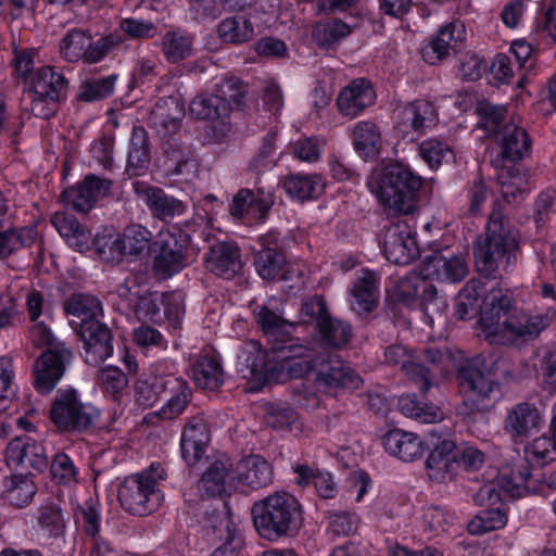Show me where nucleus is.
<instances>
[{
  "instance_id": "6e6552de",
  "label": "nucleus",
  "mask_w": 556,
  "mask_h": 556,
  "mask_svg": "<svg viewBox=\"0 0 556 556\" xmlns=\"http://www.w3.org/2000/svg\"><path fill=\"white\" fill-rule=\"evenodd\" d=\"M100 418V410L91 403L83 402L75 389H59L51 403L50 419L64 432H86Z\"/></svg>"
},
{
  "instance_id": "c9c22d12",
  "label": "nucleus",
  "mask_w": 556,
  "mask_h": 556,
  "mask_svg": "<svg viewBox=\"0 0 556 556\" xmlns=\"http://www.w3.org/2000/svg\"><path fill=\"white\" fill-rule=\"evenodd\" d=\"M232 470V462L226 456L222 455L212 462L202 473L199 482V489L207 496H222L227 492L230 471Z\"/></svg>"
},
{
  "instance_id": "39448f33",
  "label": "nucleus",
  "mask_w": 556,
  "mask_h": 556,
  "mask_svg": "<svg viewBox=\"0 0 556 556\" xmlns=\"http://www.w3.org/2000/svg\"><path fill=\"white\" fill-rule=\"evenodd\" d=\"M422 178L401 163H391L377 174L372 192L388 214L413 215L418 210Z\"/></svg>"
},
{
  "instance_id": "c85d7f7f",
  "label": "nucleus",
  "mask_w": 556,
  "mask_h": 556,
  "mask_svg": "<svg viewBox=\"0 0 556 556\" xmlns=\"http://www.w3.org/2000/svg\"><path fill=\"white\" fill-rule=\"evenodd\" d=\"M238 482L251 490L267 488L273 482V466L261 455H250L236 468Z\"/></svg>"
},
{
  "instance_id": "338daca9",
  "label": "nucleus",
  "mask_w": 556,
  "mask_h": 556,
  "mask_svg": "<svg viewBox=\"0 0 556 556\" xmlns=\"http://www.w3.org/2000/svg\"><path fill=\"white\" fill-rule=\"evenodd\" d=\"M117 75L102 78H90L81 84L78 99L85 102L98 101L109 97L113 90Z\"/></svg>"
},
{
  "instance_id": "9d476101",
  "label": "nucleus",
  "mask_w": 556,
  "mask_h": 556,
  "mask_svg": "<svg viewBox=\"0 0 556 556\" xmlns=\"http://www.w3.org/2000/svg\"><path fill=\"white\" fill-rule=\"evenodd\" d=\"M190 242V236L178 227L160 232L154 243L157 247L153 262L155 273L166 278L186 267L191 262Z\"/></svg>"
},
{
  "instance_id": "58836bf2",
  "label": "nucleus",
  "mask_w": 556,
  "mask_h": 556,
  "mask_svg": "<svg viewBox=\"0 0 556 556\" xmlns=\"http://www.w3.org/2000/svg\"><path fill=\"white\" fill-rule=\"evenodd\" d=\"M476 112L479 116L478 125L484 130L485 136L495 140L506 125L514 124V118L508 116L505 105L493 104L489 101H480Z\"/></svg>"
},
{
  "instance_id": "69168bd1",
  "label": "nucleus",
  "mask_w": 556,
  "mask_h": 556,
  "mask_svg": "<svg viewBox=\"0 0 556 556\" xmlns=\"http://www.w3.org/2000/svg\"><path fill=\"white\" fill-rule=\"evenodd\" d=\"M419 154L433 169L443 163H452L454 161V153L451 148L438 139L422 141L419 147Z\"/></svg>"
},
{
  "instance_id": "603ef678",
  "label": "nucleus",
  "mask_w": 556,
  "mask_h": 556,
  "mask_svg": "<svg viewBox=\"0 0 556 556\" xmlns=\"http://www.w3.org/2000/svg\"><path fill=\"white\" fill-rule=\"evenodd\" d=\"M285 191L301 201L316 198L324 190V182L318 175H290L282 181Z\"/></svg>"
},
{
  "instance_id": "1a4fd4ad",
  "label": "nucleus",
  "mask_w": 556,
  "mask_h": 556,
  "mask_svg": "<svg viewBox=\"0 0 556 556\" xmlns=\"http://www.w3.org/2000/svg\"><path fill=\"white\" fill-rule=\"evenodd\" d=\"M122 42L123 36L117 31L93 40L88 29L73 28L61 38L59 52L61 58L68 63L83 61L94 64L101 62Z\"/></svg>"
},
{
  "instance_id": "72a5a7b5",
  "label": "nucleus",
  "mask_w": 556,
  "mask_h": 556,
  "mask_svg": "<svg viewBox=\"0 0 556 556\" xmlns=\"http://www.w3.org/2000/svg\"><path fill=\"white\" fill-rule=\"evenodd\" d=\"M433 450L427 458L426 466L428 476L437 482H444L452 477V471L456 462V445L451 440H442L440 442H431Z\"/></svg>"
},
{
  "instance_id": "4d7b16f0",
  "label": "nucleus",
  "mask_w": 556,
  "mask_h": 556,
  "mask_svg": "<svg viewBox=\"0 0 556 556\" xmlns=\"http://www.w3.org/2000/svg\"><path fill=\"white\" fill-rule=\"evenodd\" d=\"M265 422L275 430L295 433L300 432L303 427L298 413L285 405H269L266 409Z\"/></svg>"
},
{
  "instance_id": "4be33fe9",
  "label": "nucleus",
  "mask_w": 556,
  "mask_h": 556,
  "mask_svg": "<svg viewBox=\"0 0 556 556\" xmlns=\"http://www.w3.org/2000/svg\"><path fill=\"white\" fill-rule=\"evenodd\" d=\"M386 363L390 366H401L408 379L414 381L422 393L432 387V376L429 368L415 361V353L401 345L393 344L386 349Z\"/></svg>"
},
{
  "instance_id": "a19ab883",
  "label": "nucleus",
  "mask_w": 556,
  "mask_h": 556,
  "mask_svg": "<svg viewBox=\"0 0 556 556\" xmlns=\"http://www.w3.org/2000/svg\"><path fill=\"white\" fill-rule=\"evenodd\" d=\"M189 110L197 119L224 122L229 117L232 106L223 96L202 93L190 102Z\"/></svg>"
},
{
  "instance_id": "13d9d810",
  "label": "nucleus",
  "mask_w": 556,
  "mask_h": 556,
  "mask_svg": "<svg viewBox=\"0 0 556 556\" xmlns=\"http://www.w3.org/2000/svg\"><path fill=\"white\" fill-rule=\"evenodd\" d=\"M217 33L220 39L230 43L247 42L254 35L251 22L243 16L223 20L217 27Z\"/></svg>"
},
{
  "instance_id": "8fccbe9b",
  "label": "nucleus",
  "mask_w": 556,
  "mask_h": 556,
  "mask_svg": "<svg viewBox=\"0 0 556 556\" xmlns=\"http://www.w3.org/2000/svg\"><path fill=\"white\" fill-rule=\"evenodd\" d=\"M532 477L531 465L528 462H518L509 472H501L500 488L511 497H521L528 492L529 481Z\"/></svg>"
},
{
  "instance_id": "e433bc0d",
  "label": "nucleus",
  "mask_w": 556,
  "mask_h": 556,
  "mask_svg": "<svg viewBox=\"0 0 556 556\" xmlns=\"http://www.w3.org/2000/svg\"><path fill=\"white\" fill-rule=\"evenodd\" d=\"M495 141L501 147V155L504 160L517 162L529 155L531 140L527 130L516 123L506 125Z\"/></svg>"
},
{
  "instance_id": "5701e85b",
  "label": "nucleus",
  "mask_w": 556,
  "mask_h": 556,
  "mask_svg": "<svg viewBox=\"0 0 556 556\" xmlns=\"http://www.w3.org/2000/svg\"><path fill=\"white\" fill-rule=\"evenodd\" d=\"M424 273L428 278L456 283L468 275V264L459 254L446 256L442 253H434L425 258Z\"/></svg>"
},
{
  "instance_id": "0eeeda50",
  "label": "nucleus",
  "mask_w": 556,
  "mask_h": 556,
  "mask_svg": "<svg viewBox=\"0 0 556 556\" xmlns=\"http://www.w3.org/2000/svg\"><path fill=\"white\" fill-rule=\"evenodd\" d=\"M165 476L160 465L152 464L148 470L126 477L118 488L121 506L131 515L144 516L152 513L162 498L157 482L165 479Z\"/></svg>"
},
{
  "instance_id": "864d4df0",
  "label": "nucleus",
  "mask_w": 556,
  "mask_h": 556,
  "mask_svg": "<svg viewBox=\"0 0 556 556\" xmlns=\"http://www.w3.org/2000/svg\"><path fill=\"white\" fill-rule=\"evenodd\" d=\"M400 412L409 418L422 424H432L441 420L442 413L435 405L421 403L416 394H405L399 399Z\"/></svg>"
},
{
  "instance_id": "412c9836",
  "label": "nucleus",
  "mask_w": 556,
  "mask_h": 556,
  "mask_svg": "<svg viewBox=\"0 0 556 556\" xmlns=\"http://www.w3.org/2000/svg\"><path fill=\"white\" fill-rule=\"evenodd\" d=\"M204 263L208 271L231 279L242 268L240 249L233 242L217 241L210 245Z\"/></svg>"
},
{
  "instance_id": "37998d69",
  "label": "nucleus",
  "mask_w": 556,
  "mask_h": 556,
  "mask_svg": "<svg viewBox=\"0 0 556 556\" xmlns=\"http://www.w3.org/2000/svg\"><path fill=\"white\" fill-rule=\"evenodd\" d=\"M352 308L358 314L369 313L377 306L378 285L377 275L371 270H363V276L350 291Z\"/></svg>"
},
{
  "instance_id": "423d86ee",
  "label": "nucleus",
  "mask_w": 556,
  "mask_h": 556,
  "mask_svg": "<svg viewBox=\"0 0 556 556\" xmlns=\"http://www.w3.org/2000/svg\"><path fill=\"white\" fill-rule=\"evenodd\" d=\"M484 362L475 357L459 366L456 380L463 396V405L470 413L490 410L500 394V383L482 369Z\"/></svg>"
},
{
  "instance_id": "de8ad7c7",
  "label": "nucleus",
  "mask_w": 556,
  "mask_h": 556,
  "mask_svg": "<svg viewBox=\"0 0 556 556\" xmlns=\"http://www.w3.org/2000/svg\"><path fill=\"white\" fill-rule=\"evenodd\" d=\"M293 470L298 475L295 482L299 485L305 486L313 483L317 494L325 500L336 496L337 484L329 472L314 469L308 465H296Z\"/></svg>"
},
{
  "instance_id": "a211bd4d",
  "label": "nucleus",
  "mask_w": 556,
  "mask_h": 556,
  "mask_svg": "<svg viewBox=\"0 0 556 556\" xmlns=\"http://www.w3.org/2000/svg\"><path fill=\"white\" fill-rule=\"evenodd\" d=\"M543 422L534 403L520 402L513 405L503 421V430L515 442L522 441L538 431Z\"/></svg>"
},
{
  "instance_id": "09e8293b",
  "label": "nucleus",
  "mask_w": 556,
  "mask_h": 556,
  "mask_svg": "<svg viewBox=\"0 0 556 556\" xmlns=\"http://www.w3.org/2000/svg\"><path fill=\"white\" fill-rule=\"evenodd\" d=\"M482 291L480 281L469 280L458 292L455 299L454 315L459 320L472 319L483 306L479 300Z\"/></svg>"
},
{
  "instance_id": "f3484780",
  "label": "nucleus",
  "mask_w": 556,
  "mask_h": 556,
  "mask_svg": "<svg viewBox=\"0 0 556 556\" xmlns=\"http://www.w3.org/2000/svg\"><path fill=\"white\" fill-rule=\"evenodd\" d=\"M112 186L111 179L90 174L76 187L64 190L62 198L64 203L74 211L86 213L94 206L100 198L106 197L111 192Z\"/></svg>"
},
{
  "instance_id": "7ed1b4c3",
  "label": "nucleus",
  "mask_w": 556,
  "mask_h": 556,
  "mask_svg": "<svg viewBox=\"0 0 556 556\" xmlns=\"http://www.w3.org/2000/svg\"><path fill=\"white\" fill-rule=\"evenodd\" d=\"M254 528L269 542L295 538L304 523V510L291 493L277 491L256 501L251 508Z\"/></svg>"
},
{
  "instance_id": "3c124183",
  "label": "nucleus",
  "mask_w": 556,
  "mask_h": 556,
  "mask_svg": "<svg viewBox=\"0 0 556 556\" xmlns=\"http://www.w3.org/2000/svg\"><path fill=\"white\" fill-rule=\"evenodd\" d=\"M321 343L325 346L341 349L346 345L352 338V327L349 323L328 316L321 319L317 327Z\"/></svg>"
},
{
  "instance_id": "5fc2aeb1",
  "label": "nucleus",
  "mask_w": 556,
  "mask_h": 556,
  "mask_svg": "<svg viewBox=\"0 0 556 556\" xmlns=\"http://www.w3.org/2000/svg\"><path fill=\"white\" fill-rule=\"evenodd\" d=\"M35 493V483L27 475H13L4 482V498L12 506L24 507L31 501Z\"/></svg>"
},
{
  "instance_id": "cd10ccee",
  "label": "nucleus",
  "mask_w": 556,
  "mask_h": 556,
  "mask_svg": "<svg viewBox=\"0 0 556 556\" xmlns=\"http://www.w3.org/2000/svg\"><path fill=\"white\" fill-rule=\"evenodd\" d=\"M184 105L174 97L161 98L149 115V125L163 136L175 134L181 126Z\"/></svg>"
},
{
  "instance_id": "0e129e2a",
  "label": "nucleus",
  "mask_w": 556,
  "mask_h": 556,
  "mask_svg": "<svg viewBox=\"0 0 556 556\" xmlns=\"http://www.w3.org/2000/svg\"><path fill=\"white\" fill-rule=\"evenodd\" d=\"M351 33L348 24L341 20H331L316 24L313 37L318 46L329 47Z\"/></svg>"
},
{
  "instance_id": "bb28decb",
  "label": "nucleus",
  "mask_w": 556,
  "mask_h": 556,
  "mask_svg": "<svg viewBox=\"0 0 556 556\" xmlns=\"http://www.w3.org/2000/svg\"><path fill=\"white\" fill-rule=\"evenodd\" d=\"M195 37L187 29L175 27L163 34L160 50L164 60L172 65L191 59L195 55Z\"/></svg>"
},
{
  "instance_id": "6e6d98bb",
  "label": "nucleus",
  "mask_w": 556,
  "mask_h": 556,
  "mask_svg": "<svg viewBox=\"0 0 556 556\" xmlns=\"http://www.w3.org/2000/svg\"><path fill=\"white\" fill-rule=\"evenodd\" d=\"M555 459L556 439L554 435H542L525 446V458L521 460L528 462L532 468L533 466L543 467Z\"/></svg>"
},
{
  "instance_id": "ddd939ff",
  "label": "nucleus",
  "mask_w": 556,
  "mask_h": 556,
  "mask_svg": "<svg viewBox=\"0 0 556 556\" xmlns=\"http://www.w3.org/2000/svg\"><path fill=\"white\" fill-rule=\"evenodd\" d=\"M161 168L167 177H179L189 181L197 176L198 160L190 146L169 137L163 143Z\"/></svg>"
},
{
  "instance_id": "20e7f679",
  "label": "nucleus",
  "mask_w": 556,
  "mask_h": 556,
  "mask_svg": "<svg viewBox=\"0 0 556 556\" xmlns=\"http://www.w3.org/2000/svg\"><path fill=\"white\" fill-rule=\"evenodd\" d=\"M319 354L312 349L295 344L292 338L281 343H273L270 352H258L252 362L251 372L264 375L268 381L286 382L289 379H301L314 371Z\"/></svg>"
},
{
  "instance_id": "4c0bfd02",
  "label": "nucleus",
  "mask_w": 556,
  "mask_h": 556,
  "mask_svg": "<svg viewBox=\"0 0 556 556\" xmlns=\"http://www.w3.org/2000/svg\"><path fill=\"white\" fill-rule=\"evenodd\" d=\"M151 161L150 144L147 130L142 126L132 128L126 172L129 176H141Z\"/></svg>"
},
{
  "instance_id": "473e14b6",
  "label": "nucleus",
  "mask_w": 556,
  "mask_h": 556,
  "mask_svg": "<svg viewBox=\"0 0 556 556\" xmlns=\"http://www.w3.org/2000/svg\"><path fill=\"white\" fill-rule=\"evenodd\" d=\"M274 203L270 192L257 188L256 191L241 189L232 199L230 214L233 217L242 218L245 214H255L258 218L266 216Z\"/></svg>"
},
{
  "instance_id": "f03ea898",
  "label": "nucleus",
  "mask_w": 556,
  "mask_h": 556,
  "mask_svg": "<svg viewBox=\"0 0 556 556\" xmlns=\"http://www.w3.org/2000/svg\"><path fill=\"white\" fill-rule=\"evenodd\" d=\"M519 240L510 227L508 218L495 204L485 231L480 235L472 247L473 261L481 277L502 280L517 265Z\"/></svg>"
},
{
  "instance_id": "6ab92c4d",
  "label": "nucleus",
  "mask_w": 556,
  "mask_h": 556,
  "mask_svg": "<svg viewBox=\"0 0 556 556\" xmlns=\"http://www.w3.org/2000/svg\"><path fill=\"white\" fill-rule=\"evenodd\" d=\"M465 39V27L459 22H451L439 28L437 35L421 50L422 60L437 65L450 55V51L457 52Z\"/></svg>"
},
{
  "instance_id": "774afa93",
  "label": "nucleus",
  "mask_w": 556,
  "mask_h": 556,
  "mask_svg": "<svg viewBox=\"0 0 556 556\" xmlns=\"http://www.w3.org/2000/svg\"><path fill=\"white\" fill-rule=\"evenodd\" d=\"M506 522L507 516L500 508L484 509L468 523V531L472 534H482L501 529Z\"/></svg>"
},
{
  "instance_id": "bf43d9fd",
  "label": "nucleus",
  "mask_w": 556,
  "mask_h": 556,
  "mask_svg": "<svg viewBox=\"0 0 556 556\" xmlns=\"http://www.w3.org/2000/svg\"><path fill=\"white\" fill-rule=\"evenodd\" d=\"M36 231L33 227L0 229V258L7 257L18 249L30 245Z\"/></svg>"
},
{
  "instance_id": "680f3d73",
  "label": "nucleus",
  "mask_w": 556,
  "mask_h": 556,
  "mask_svg": "<svg viewBox=\"0 0 556 556\" xmlns=\"http://www.w3.org/2000/svg\"><path fill=\"white\" fill-rule=\"evenodd\" d=\"M248 85L236 76H226L216 84L215 91L218 96L232 103L237 110H244L247 106Z\"/></svg>"
},
{
  "instance_id": "ea45409f",
  "label": "nucleus",
  "mask_w": 556,
  "mask_h": 556,
  "mask_svg": "<svg viewBox=\"0 0 556 556\" xmlns=\"http://www.w3.org/2000/svg\"><path fill=\"white\" fill-rule=\"evenodd\" d=\"M64 311L67 315L78 320H71V326L78 330L81 325L91 320H98L102 312L101 302L91 294L74 293L64 302Z\"/></svg>"
},
{
  "instance_id": "b1692460",
  "label": "nucleus",
  "mask_w": 556,
  "mask_h": 556,
  "mask_svg": "<svg viewBox=\"0 0 556 556\" xmlns=\"http://www.w3.org/2000/svg\"><path fill=\"white\" fill-rule=\"evenodd\" d=\"M136 193L142 197L152 215L163 222H169L175 216L181 215L186 205L182 201L168 195L157 187L144 186L140 182L134 185Z\"/></svg>"
},
{
  "instance_id": "dca6fc26",
  "label": "nucleus",
  "mask_w": 556,
  "mask_h": 556,
  "mask_svg": "<svg viewBox=\"0 0 556 556\" xmlns=\"http://www.w3.org/2000/svg\"><path fill=\"white\" fill-rule=\"evenodd\" d=\"M383 253L395 265H408L419 256L416 238L407 224L397 223L387 228Z\"/></svg>"
},
{
  "instance_id": "f704fd0d",
  "label": "nucleus",
  "mask_w": 556,
  "mask_h": 556,
  "mask_svg": "<svg viewBox=\"0 0 556 556\" xmlns=\"http://www.w3.org/2000/svg\"><path fill=\"white\" fill-rule=\"evenodd\" d=\"M190 376L198 388L217 390L224 383V371L217 357L211 352H202L190 368Z\"/></svg>"
},
{
  "instance_id": "a878e982",
  "label": "nucleus",
  "mask_w": 556,
  "mask_h": 556,
  "mask_svg": "<svg viewBox=\"0 0 556 556\" xmlns=\"http://www.w3.org/2000/svg\"><path fill=\"white\" fill-rule=\"evenodd\" d=\"M375 99L376 93L371 85L365 79H355L340 91L337 106L342 115L354 118L372 105Z\"/></svg>"
},
{
  "instance_id": "052dcab7",
  "label": "nucleus",
  "mask_w": 556,
  "mask_h": 556,
  "mask_svg": "<svg viewBox=\"0 0 556 556\" xmlns=\"http://www.w3.org/2000/svg\"><path fill=\"white\" fill-rule=\"evenodd\" d=\"M168 383H172L170 377H153L150 380H138L135 386L137 404L142 408L152 407Z\"/></svg>"
},
{
  "instance_id": "393cba45",
  "label": "nucleus",
  "mask_w": 556,
  "mask_h": 556,
  "mask_svg": "<svg viewBox=\"0 0 556 556\" xmlns=\"http://www.w3.org/2000/svg\"><path fill=\"white\" fill-rule=\"evenodd\" d=\"M212 531L222 543L211 556H244V539L230 515L219 511L213 515Z\"/></svg>"
},
{
  "instance_id": "2eb2a0df",
  "label": "nucleus",
  "mask_w": 556,
  "mask_h": 556,
  "mask_svg": "<svg viewBox=\"0 0 556 556\" xmlns=\"http://www.w3.org/2000/svg\"><path fill=\"white\" fill-rule=\"evenodd\" d=\"M84 342V359L96 366L108 359L113 353V333L100 320H91L76 330Z\"/></svg>"
},
{
  "instance_id": "79ce46f5",
  "label": "nucleus",
  "mask_w": 556,
  "mask_h": 556,
  "mask_svg": "<svg viewBox=\"0 0 556 556\" xmlns=\"http://www.w3.org/2000/svg\"><path fill=\"white\" fill-rule=\"evenodd\" d=\"M51 224L74 250L84 252L89 249L91 235L74 216L56 212L51 216Z\"/></svg>"
},
{
  "instance_id": "f8f14e48",
  "label": "nucleus",
  "mask_w": 556,
  "mask_h": 556,
  "mask_svg": "<svg viewBox=\"0 0 556 556\" xmlns=\"http://www.w3.org/2000/svg\"><path fill=\"white\" fill-rule=\"evenodd\" d=\"M5 463L14 469L25 470L28 477L33 471L42 472L48 467V457L42 443L28 435H17L5 448Z\"/></svg>"
},
{
  "instance_id": "7c9ffc66",
  "label": "nucleus",
  "mask_w": 556,
  "mask_h": 556,
  "mask_svg": "<svg viewBox=\"0 0 556 556\" xmlns=\"http://www.w3.org/2000/svg\"><path fill=\"white\" fill-rule=\"evenodd\" d=\"M395 118L401 131L407 132L408 129L421 131L434 123L437 112L431 102L416 100L397 109Z\"/></svg>"
},
{
  "instance_id": "c03bdc74",
  "label": "nucleus",
  "mask_w": 556,
  "mask_h": 556,
  "mask_svg": "<svg viewBox=\"0 0 556 556\" xmlns=\"http://www.w3.org/2000/svg\"><path fill=\"white\" fill-rule=\"evenodd\" d=\"M497 181L506 203L516 202L529 190L528 175L518 165L503 166L497 174Z\"/></svg>"
},
{
  "instance_id": "49530a36",
  "label": "nucleus",
  "mask_w": 556,
  "mask_h": 556,
  "mask_svg": "<svg viewBox=\"0 0 556 556\" xmlns=\"http://www.w3.org/2000/svg\"><path fill=\"white\" fill-rule=\"evenodd\" d=\"M353 144L356 152L364 160L375 157L381 146V135L377 125L369 121H362L355 124Z\"/></svg>"
},
{
  "instance_id": "aec40b11",
  "label": "nucleus",
  "mask_w": 556,
  "mask_h": 556,
  "mask_svg": "<svg viewBox=\"0 0 556 556\" xmlns=\"http://www.w3.org/2000/svg\"><path fill=\"white\" fill-rule=\"evenodd\" d=\"M283 314L281 302L275 298L256 305L253 309L255 323L266 337L274 339V343L287 340L286 337L295 327V324L286 319Z\"/></svg>"
},
{
  "instance_id": "9b49d317",
  "label": "nucleus",
  "mask_w": 556,
  "mask_h": 556,
  "mask_svg": "<svg viewBox=\"0 0 556 556\" xmlns=\"http://www.w3.org/2000/svg\"><path fill=\"white\" fill-rule=\"evenodd\" d=\"M315 374L316 384L327 393L340 389L356 390L363 383L361 376L338 355L319 354Z\"/></svg>"
},
{
  "instance_id": "f257e3e1",
  "label": "nucleus",
  "mask_w": 556,
  "mask_h": 556,
  "mask_svg": "<svg viewBox=\"0 0 556 556\" xmlns=\"http://www.w3.org/2000/svg\"><path fill=\"white\" fill-rule=\"evenodd\" d=\"M546 315H531L516 306L508 290L492 288L483 296L481 336L490 344L522 348L549 326Z\"/></svg>"
},
{
  "instance_id": "c756f323",
  "label": "nucleus",
  "mask_w": 556,
  "mask_h": 556,
  "mask_svg": "<svg viewBox=\"0 0 556 556\" xmlns=\"http://www.w3.org/2000/svg\"><path fill=\"white\" fill-rule=\"evenodd\" d=\"M67 89V79L61 72L51 66L39 68L31 79L33 93L48 99L51 104L65 99Z\"/></svg>"
},
{
  "instance_id": "4468645a",
  "label": "nucleus",
  "mask_w": 556,
  "mask_h": 556,
  "mask_svg": "<svg viewBox=\"0 0 556 556\" xmlns=\"http://www.w3.org/2000/svg\"><path fill=\"white\" fill-rule=\"evenodd\" d=\"M73 353L67 348L45 351L34 364V386L39 393H50L65 372Z\"/></svg>"
},
{
  "instance_id": "a18cd8bd",
  "label": "nucleus",
  "mask_w": 556,
  "mask_h": 556,
  "mask_svg": "<svg viewBox=\"0 0 556 556\" xmlns=\"http://www.w3.org/2000/svg\"><path fill=\"white\" fill-rule=\"evenodd\" d=\"M263 248L254 255V265L257 274L263 279H276L282 277L286 257L276 247L266 245L268 238H263Z\"/></svg>"
},
{
  "instance_id": "e2e57ef3",
  "label": "nucleus",
  "mask_w": 556,
  "mask_h": 556,
  "mask_svg": "<svg viewBox=\"0 0 556 556\" xmlns=\"http://www.w3.org/2000/svg\"><path fill=\"white\" fill-rule=\"evenodd\" d=\"M125 254L141 255L149 251L151 232L141 225H130L121 236Z\"/></svg>"
},
{
  "instance_id": "2f4dec72",
  "label": "nucleus",
  "mask_w": 556,
  "mask_h": 556,
  "mask_svg": "<svg viewBox=\"0 0 556 556\" xmlns=\"http://www.w3.org/2000/svg\"><path fill=\"white\" fill-rule=\"evenodd\" d=\"M382 444L389 454L404 462H413L425 453L424 442L420 438L402 429L388 431L382 438Z\"/></svg>"
}]
</instances>
